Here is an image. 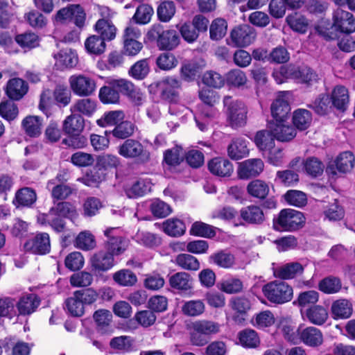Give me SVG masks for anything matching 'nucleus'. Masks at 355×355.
<instances>
[{
  "instance_id": "obj_56",
  "label": "nucleus",
  "mask_w": 355,
  "mask_h": 355,
  "mask_svg": "<svg viewBox=\"0 0 355 355\" xmlns=\"http://www.w3.org/2000/svg\"><path fill=\"white\" fill-rule=\"evenodd\" d=\"M175 263L182 269L188 271H197L200 268L199 260L190 253L178 254L175 259Z\"/></svg>"
},
{
  "instance_id": "obj_62",
  "label": "nucleus",
  "mask_w": 355,
  "mask_h": 355,
  "mask_svg": "<svg viewBox=\"0 0 355 355\" xmlns=\"http://www.w3.org/2000/svg\"><path fill=\"white\" fill-rule=\"evenodd\" d=\"M227 31V21L220 17L216 18L209 26V37L214 41L220 40L226 35Z\"/></svg>"
},
{
  "instance_id": "obj_52",
  "label": "nucleus",
  "mask_w": 355,
  "mask_h": 355,
  "mask_svg": "<svg viewBox=\"0 0 355 355\" xmlns=\"http://www.w3.org/2000/svg\"><path fill=\"white\" fill-rule=\"evenodd\" d=\"M125 118L122 110H110L105 112L103 116L96 120V124L101 128L116 126Z\"/></svg>"
},
{
  "instance_id": "obj_60",
  "label": "nucleus",
  "mask_w": 355,
  "mask_h": 355,
  "mask_svg": "<svg viewBox=\"0 0 355 355\" xmlns=\"http://www.w3.org/2000/svg\"><path fill=\"white\" fill-rule=\"evenodd\" d=\"M304 169L309 176L316 178L323 174L324 165L318 158L309 157L304 161Z\"/></svg>"
},
{
  "instance_id": "obj_44",
  "label": "nucleus",
  "mask_w": 355,
  "mask_h": 355,
  "mask_svg": "<svg viewBox=\"0 0 355 355\" xmlns=\"http://www.w3.org/2000/svg\"><path fill=\"white\" fill-rule=\"evenodd\" d=\"M100 101L104 105L117 104L119 103L120 95L117 88L115 87L114 80H112L108 85L101 87L98 92Z\"/></svg>"
},
{
  "instance_id": "obj_31",
  "label": "nucleus",
  "mask_w": 355,
  "mask_h": 355,
  "mask_svg": "<svg viewBox=\"0 0 355 355\" xmlns=\"http://www.w3.org/2000/svg\"><path fill=\"white\" fill-rule=\"evenodd\" d=\"M300 339L306 346L318 347L323 343L322 331L315 327H308L300 334Z\"/></svg>"
},
{
  "instance_id": "obj_43",
  "label": "nucleus",
  "mask_w": 355,
  "mask_h": 355,
  "mask_svg": "<svg viewBox=\"0 0 355 355\" xmlns=\"http://www.w3.org/2000/svg\"><path fill=\"white\" fill-rule=\"evenodd\" d=\"M247 141L243 138L233 139L227 146V155L233 160H239L249 153Z\"/></svg>"
},
{
  "instance_id": "obj_54",
  "label": "nucleus",
  "mask_w": 355,
  "mask_h": 355,
  "mask_svg": "<svg viewBox=\"0 0 355 355\" xmlns=\"http://www.w3.org/2000/svg\"><path fill=\"white\" fill-rule=\"evenodd\" d=\"M114 282L120 286L132 287L137 282V277L130 269H121L112 275Z\"/></svg>"
},
{
  "instance_id": "obj_58",
  "label": "nucleus",
  "mask_w": 355,
  "mask_h": 355,
  "mask_svg": "<svg viewBox=\"0 0 355 355\" xmlns=\"http://www.w3.org/2000/svg\"><path fill=\"white\" fill-rule=\"evenodd\" d=\"M162 225L164 232L171 237L181 236L186 231L184 223L178 218H169Z\"/></svg>"
},
{
  "instance_id": "obj_19",
  "label": "nucleus",
  "mask_w": 355,
  "mask_h": 355,
  "mask_svg": "<svg viewBox=\"0 0 355 355\" xmlns=\"http://www.w3.org/2000/svg\"><path fill=\"white\" fill-rule=\"evenodd\" d=\"M92 318L97 333L110 336L114 332L113 315L110 310L98 309L94 312Z\"/></svg>"
},
{
  "instance_id": "obj_6",
  "label": "nucleus",
  "mask_w": 355,
  "mask_h": 355,
  "mask_svg": "<svg viewBox=\"0 0 355 355\" xmlns=\"http://www.w3.org/2000/svg\"><path fill=\"white\" fill-rule=\"evenodd\" d=\"M263 296L272 304H283L290 302L293 297V289L288 283L274 280L262 286Z\"/></svg>"
},
{
  "instance_id": "obj_25",
  "label": "nucleus",
  "mask_w": 355,
  "mask_h": 355,
  "mask_svg": "<svg viewBox=\"0 0 355 355\" xmlns=\"http://www.w3.org/2000/svg\"><path fill=\"white\" fill-rule=\"evenodd\" d=\"M44 119L37 115H28L21 121V128L31 138H38L42 133Z\"/></svg>"
},
{
  "instance_id": "obj_9",
  "label": "nucleus",
  "mask_w": 355,
  "mask_h": 355,
  "mask_svg": "<svg viewBox=\"0 0 355 355\" xmlns=\"http://www.w3.org/2000/svg\"><path fill=\"white\" fill-rule=\"evenodd\" d=\"M257 31L249 24H240L234 26L230 33L226 42L227 45L234 48H245L256 40Z\"/></svg>"
},
{
  "instance_id": "obj_11",
  "label": "nucleus",
  "mask_w": 355,
  "mask_h": 355,
  "mask_svg": "<svg viewBox=\"0 0 355 355\" xmlns=\"http://www.w3.org/2000/svg\"><path fill=\"white\" fill-rule=\"evenodd\" d=\"M55 19L62 24L72 21L77 27L81 29L85 26L86 14L79 4L71 5L60 9L55 15Z\"/></svg>"
},
{
  "instance_id": "obj_20",
  "label": "nucleus",
  "mask_w": 355,
  "mask_h": 355,
  "mask_svg": "<svg viewBox=\"0 0 355 355\" xmlns=\"http://www.w3.org/2000/svg\"><path fill=\"white\" fill-rule=\"evenodd\" d=\"M264 163L260 158H252L241 162L237 173L241 180H248L259 176L263 171Z\"/></svg>"
},
{
  "instance_id": "obj_29",
  "label": "nucleus",
  "mask_w": 355,
  "mask_h": 355,
  "mask_svg": "<svg viewBox=\"0 0 355 355\" xmlns=\"http://www.w3.org/2000/svg\"><path fill=\"white\" fill-rule=\"evenodd\" d=\"M353 313V305L347 299H338L334 301L331 306V314L334 320L349 318Z\"/></svg>"
},
{
  "instance_id": "obj_39",
  "label": "nucleus",
  "mask_w": 355,
  "mask_h": 355,
  "mask_svg": "<svg viewBox=\"0 0 355 355\" xmlns=\"http://www.w3.org/2000/svg\"><path fill=\"white\" fill-rule=\"evenodd\" d=\"M304 270V268L300 263L291 262L279 268L275 275L276 277L282 281L294 279L298 275H302Z\"/></svg>"
},
{
  "instance_id": "obj_26",
  "label": "nucleus",
  "mask_w": 355,
  "mask_h": 355,
  "mask_svg": "<svg viewBox=\"0 0 355 355\" xmlns=\"http://www.w3.org/2000/svg\"><path fill=\"white\" fill-rule=\"evenodd\" d=\"M41 299L35 293H29L21 296L16 304L19 315H30L40 305Z\"/></svg>"
},
{
  "instance_id": "obj_33",
  "label": "nucleus",
  "mask_w": 355,
  "mask_h": 355,
  "mask_svg": "<svg viewBox=\"0 0 355 355\" xmlns=\"http://www.w3.org/2000/svg\"><path fill=\"white\" fill-rule=\"evenodd\" d=\"M304 314L310 323L318 326L323 325L329 318V313L327 308L319 304L308 307Z\"/></svg>"
},
{
  "instance_id": "obj_27",
  "label": "nucleus",
  "mask_w": 355,
  "mask_h": 355,
  "mask_svg": "<svg viewBox=\"0 0 355 355\" xmlns=\"http://www.w3.org/2000/svg\"><path fill=\"white\" fill-rule=\"evenodd\" d=\"M320 80V76L313 68L307 64L299 66L296 83L310 88L319 83Z\"/></svg>"
},
{
  "instance_id": "obj_4",
  "label": "nucleus",
  "mask_w": 355,
  "mask_h": 355,
  "mask_svg": "<svg viewBox=\"0 0 355 355\" xmlns=\"http://www.w3.org/2000/svg\"><path fill=\"white\" fill-rule=\"evenodd\" d=\"M306 223L304 214L300 211L282 209L272 218V229L277 232H293L302 229Z\"/></svg>"
},
{
  "instance_id": "obj_48",
  "label": "nucleus",
  "mask_w": 355,
  "mask_h": 355,
  "mask_svg": "<svg viewBox=\"0 0 355 355\" xmlns=\"http://www.w3.org/2000/svg\"><path fill=\"white\" fill-rule=\"evenodd\" d=\"M311 121L312 114L306 109H297L293 113V124L300 131L306 130L310 126Z\"/></svg>"
},
{
  "instance_id": "obj_1",
  "label": "nucleus",
  "mask_w": 355,
  "mask_h": 355,
  "mask_svg": "<svg viewBox=\"0 0 355 355\" xmlns=\"http://www.w3.org/2000/svg\"><path fill=\"white\" fill-rule=\"evenodd\" d=\"M85 121L80 114H71L67 116L62 123V130L67 137L62 144L72 149H81L88 144L87 137L83 135Z\"/></svg>"
},
{
  "instance_id": "obj_8",
  "label": "nucleus",
  "mask_w": 355,
  "mask_h": 355,
  "mask_svg": "<svg viewBox=\"0 0 355 355\" xmlns=\"http://www.w3.org/2000/svg\"><path fill=\"white\" fill-rule=\"evenodd\" d=\"M227 107V117L230 125L233 128L244 126L247 123L248 107L241 101H233L232 96H226L223 99Z\"/></svg>"
},
{
  "instance_id": "obj_12",
  "label": "nucleus",
  "mask_w": 355,
  "mask_h": 355,
  "mask_svg": "<svg viewBox=\"0 0 355 355\" xmlns=\"http://www.w3.org/2000/svg\"><path fill=\"white\" fill-rule=\"evenodd\" d=\"M355 165V157L351 151L340 153L334 160L329 162L326 172L333 176L338 173L345 174L350 172Z\"/></svg>"
},
{
  "instance_id": "obj_51",
  "label": "nucleus",
  "mask_w": 355,
  "mask_h": 355,
  "mask_svg": "<svg viewBox=\"0 0 355 355\" xmlns=\"http://www.w3.org/2000/svg\"><path fill=\"white\" fill-rule=\"evenodd\" d=\"M341 288V279L332 275L322 279L318 283L319 291L327 295L337 293L340 291Z\"/></svg>"
},
{
  "instance_id": "obj_13",
  "label": "nucleus",
  "mask_w": 355,
  "mask_h": 355,
  "mask_svg": "<svg viewBox=\"0 0 355 355\" xmlns=\"http://www.w3.org/2000/svg\"><path fill=\"white\" fill-rule=\"evenodd\" d=\"M91 271L96 275H103L115 266L114 257L107 250L94 252L89 259Z\"/></svg>"
},
{
  "instance_id": "obj_23",
  "label": "nucleus",
  "mask_w": 355,
  "mask_h": 355,
  "mask_svg": "<svg viewBox=\"0 0 355 355\" xmlns=\"http://www.w3.org/2000/svg\"><path fill=\"white\" fill-rule=\"evenodd\" d=\"M207 168L210 173L219 178H229L234 172L232 163L223 157H216L209 160Z\"/></svg>"
},
{
  "instance_id": "obj_14",
  "label": "nucleus",
  "mask_w": 355,
  "mask_h": 355,
  "mask_svg": "<svg viewBox=\"0 0 355 355\" xmlns=\"http://www.w3.org/2000/svg\"><path fill=\"white\" fill-rule=\"evenodd\" d=\"M116 228L109 227L104 231V235L107 238L104 247L112 256H119L123 254L130 245V241L124 236L114 234Z\"/></svg>"
},
{
  "instance_id": "obj_3",
  "label": "nucleus",
  "mask_w": 355,
  "mask_h": 355,
  "mask_svg": "<svg viewBox=\"0 0 355 355\" xmlns=\"http://www.w3.org/2000/svg\"><path fill=\"white\" fill-rule=\"evenodd\" d=\"M149 42H153L160 51H171L180 42L178 33L174 29H165L160 24H153L146 34Z\"/></svg>"
},
{
  "instance_id": "obj_41",
  "label": "nucleus",
  "mask_w": 355,
  "mask_h": 355,
  "mask_svg": "<svg viewBox=\"0 0 355 355\" xmlns=\"http://www.w3.org/2000/svg\"><path fill=\"white\" fill-rule=\"evenodd\" d=\"M207 261L211 265H216L219 268L227 269L233 266L235 258L232 254L220 250L209 255Z\"/></svg>"
},
{
  "instance_id": "obj_38",
  "label": "nucleus",
  "mask_w": 355,
  "mask_h": 355,
  "mask_svg": "<svg viewBox=\"0 0 355 355\" xmlns=\"http://www.w3.org/2000/svg\"><path fill=\"white\" fill-rule=\"evenodd\" d=\"M106 175L105 169L96 164L94 168L87 171L82 178H79L78 181L87 187H98L105 180Z\"/></svg>"
},
{
  "instance_id": "obj_5",
  "label": "nucleus",
  "mask_w": 355,
  "mask_h": 355,
  "mask_svg": "<svg viewBox=\"0 0 355 355\" xmlns=\"http://www.w3.org/2000/svg\"><path fill=\"white\" fill-rule=\"evenodd\" d=\"M220 326L217 322L199 320L191 324L189 332V340L191 345L203 347L209 343L211 335L218 333Z\"/></svg>"
},
{
  "instance_id": "obj_32",
  "label": "nucleus",
  "mask_w": 355,
  "mask_h": 355,
  "mask_svg": "<svg viewBox=\"0 0 355 355\" xmlns=\"http://www.w3.org/2000/svg\"><path fill=\"white\" fill-rule=\"evenodd\" d=\"M334 108L344 112L349 103L348 89L343 85H336L329 95Z\"/></svg>"
},
{
  "instance_id": "obj_7",
  "label": "nucleus",
  "mask_w": 355,
  "mask_h": 355,
  "mask_svg": "<svg viewBox=\"0 0 355 355\" xmlns=\"http://www.w3.org/2000/svg\"><path fill=\"white\" fill-rule=\"evenodd\" d=\"M119 155L125 159H135L140 164H146L150 159V153L148 150L135 139L125 140L117 147Z\"/></svg>"
},
{
  "instance_id": "obj_40",
  "label": "nucleus",
  "mask_w": 355,
  "mask_h": 355,
  "mask_svg": "<svg viewBox=\"0 0 355 355\" xmlns=\"http://www.w3.org/2000/svg\"><path fill=\"white\" fill-rule=\"evenodd\" d=\"M246 190L250 197L258 200H264L269 194L270 187L266 181L255 179L248 184Z\"/></svg>"
},
{
  "instance_id": "obj_42",
  "label": "nucleus",
  "mask_w": 355,
  "mask_h": 355,
  "mask_svg": "<svg viewBox=\"0 0 355 355\" xmlns=\"http://www.w3.org/2000/svg\"><path fill=\"white\" fill-rule=\"evenodd\" d=\"M309 107L320 116L327 115L334 109L327 93L320 94Z\"/></svg>"
},
{
  "instance_id": "obj_63",
  "label": "nucleus",
  "mask_w": 355,
  "mask_h": 355,
  "mask_svg": "<svg viewBox=\"0 0 355 355\" xmlns=\"http://www.w3.org/2000/svg\"><path fill=\"white\" fill-rule=\"evenodd\" d=\"M15 101L7 99L0 103V116L4 120L11 122L19 115V108Z\"/></svg>"
},
{
  "instance_id": "obj_64",
  "label": "nucleus",
  "mask_w": 355,
  "mask_h": 355,
  "mask_svg": "<svg viewBox=\"0 0 355 355\" xmlns=\"http://www.w3.org/2000/svg\"><path fill=\"white\" fill-rule=\"evenodd\" d=\"M50 209L65 218L72 219L78 216L76 206L66 200L55 202L54 206L51 207Z\"/></svg>"
},
{
  "instance_id": "obj_2",
  "label": "nucleus",
  "mask_w": 355,
  "mask_h": 355,
  "mask_svg": "<svg viewBox=\"0 0 355 355\" xmlns=\"http://www.w3.org/2000/svg\"><path fill=\"white\" fill-rule=\"evenodd\" d=\"M148 89L150 94L158 96L162 101L169 104H177L180 98L182 83L176 78L168 76L152 83Z\"/></svg>"
},
{
  "instance_id": "obj_15",
  "label": "nucleus",
  "mask_w": 355,
  "mask_h": 355,
  "mask_svg": "<svg viewBox=\"0 0 355 355\" xmlns=\"http://www.w3.org/2000/svg\"><path fill=\"white\" fill-rule=\"evenodd\" d=\"M141 37L139 29L128 26L123 34V52L128 56H136L143 49V44L138 41Z\"/></svg>"
},
{
  "instance_id": "obj_49",
  "label": "nucleus",
  "mask_w": 355,
  "mask_h": 355,
  "mask_svg": "<svg viewBox=\"0 0 355 355\" xmlns=\"http://www.w3.org/2000/svg\"><path fill=\"white\" fill-rule=\"evenodd\" d=\"M319 300V293L314 290H309L300 292L296 300L293 302V304L300 308L302 313V309L316 305Z\"/></svg>"
},
{
  "instance_id": "obj_22",
  "label": "nucleus",
  "mask_w": 355,
  "mask_h": 355,
  "mask_svg": "<svg viewBox=\"0 0 355 355\" xmlns=\"http://www.w3.org/2000/svg\"><path fill=\"white\" fill-rule=\"evenodd\" d=\"M4 92L8 99L18 101L28 93V85L22 78H12L6 83Z\"/></svg>"
},
{
  "instance_id": "obj_59",
  "label": "nucleus",
  "mask_w": 355,
  "mask_h": 355,
  "mask_svg": "<svg viewBox=\"0 0 355 355\" xmlns=\"http://www.w3.org/2000/svg\"><path fill=\"white\" fill-rule=\"evenodd\" d=\"M175 4L173 1L161 0L157 8L158 20L161 22H168L175 15Z\"/></svg>"
},
{
  "instance_id": "obj_30",
  "label": "nucleus",
  "mask_w": 355,
  "mask_h": 355,
  "mask_svg": "<svg viewBox=\"0 0 355 355\" xmlns=\"http://www.w3.org/2000/svg\"><path fill=\"white\" fill-rule=\"evenodd\" d=\"M137 129V125L132 121L123 120L112 130H106L105 132L106 135L107 133L112 135L116 139L125 141L131 139L130 137L135 134Z\"/></svg>"
},
{
  "instance_id": "obj_55",
  "label": "nucleus",
  "mask_w": 355,
  "mask_h": 355,
  "mask_svg": "<svg viewBox=\"0 0 355 355\" xmlns=\"http://www.w3.org/2000/svg\"><path fill=\"white\" fill-rule=\"evenodd\" d=\"M64 306L69 314L73 317H81L84 315L85 311V306L75 291L71 297L65 300Z\"/></svg>"
},
{
  "instance_id": "obj_57",
  "label": "nucleus",
  "mask_w": 355,
  "mask_h": 355,
  "mask_svg": "<svg viewBox=\"0 0 355 355\" xmlns=\"http://www.w3.org/2000/svg\"><path fill=\"white\" fill-rule=\"evenodd\" d=\"M85 48L89 54L100 55L105 51V41L98 35H92L85 40Z\"/></svg>"
},
{
  "instance_id": "obj_28",
  "label": "nucleus",
  "mask_w": 355,
  "mask_h": 355,
  "mask_svg": "<svg viewBox=\"0 0 355 355\" xmlns=\"http://www.w3.org/2000/svg\"><path fill=\"white\" fill-rule=\"evenodd\" d=\"M37 200L35 191L31 187L18 189L12 201L16 208L31 207Z\"/></svg>"
},
{
  "instance_id": "obj_37",
  "label": "nucleus",
  "mask_w": 355,
  "mask_h": 355,
  "mask_svg": "<svg viewBox=\"0 0 355 355\" xmlns=\"http://www.w3.org/2000/svg\"><path fill=\"white\" fill-rule=\"evenodd\" d=\"M184 159L183 148L180 146L175 145L164 151L163 164H166L169 170L180 166Z\"/></svg>"
},
{
  "instance_id": "obj_10",
  "label": "nucleus",
  "mask_w": 355,
  "mask_h": 355,
  "mask_svg": "<svg viewBox=\"0 0 355 355\" xmlns=\"http://www.w3.org/2000/svg\"><path fill=\"white\" fill-rule=\"evenodd\" d=\"M288 92H279L270 106L272 120L268 123L287 122L291 116V105L288 98Z\"/></svg>"
},
{
  "instance_id": "obj_17",
  "label": "nucleus",
  "mask_w": 355,
  "mask_h": 355,
  "mask_svg": "<svg viewBox=\"0 0 355 355\" xmlns=\"http://www.w3.org/2000/svg\"><path fill=\"white\" fill-rule=\"evenodd\" d=\"M241 225H261L266 220L262 208L258 205H250L242 207L239 211Z\"/></svg>"
},
{
  "instance_id": "obj_61",
  "label": "nucleus",
  "mask_w": 355,
  "mask_h": 355,
  "mask_svg": "<svg viewBox=\"0 0 355 355\" xmlns=\"http://www.w3.org/2000/svg\"><path fill=\"white\" fill-rule=\"evenodd\" d=\"M42 223H47L55 232H63L66 229L65 218L49 209L47 214L42 216Z\"/></svg>"
},
{
  "instance_id": "obj_46",
  "label": "nucleus",
  "mask_w": 355,
  "mask_h": 355,
  "mask_svg": "<svg viewBox=\"0 0 355 355\" xmlns=\"http://www.w3.org/2000/svg\"><path fill=\"white\" fill-rule=\"evenodd\" d=\"M200 64L194 61H187L182 64L180 69V76L181 80L191 83L196 80L200 73Z\"/></svg>"
},
{
  "instance_id": "obj_50",
  "label": "nucleus",
  "mask_w": 355,
  "mask_h": 355,
  "mask_svg": "<svg viewBox=\"0 0 355 355\" xmlns=\"http://www.w3.org/2000/svg\"><path fill=\"white\" fill-rule=\"evenodd\" d=\"M150 71L148 58L141 59L135 62L129 69L128 74L137 80L145 79Z\"/></svg>"
},
{
  "instance_id": "obj_24",
  "label": "nucleus",
  "mask_w": 355,
  "mask_h": 355,
  "mask_svg": "<svg viewBox=\"0 0 355 355\" xmlns=\"http://www.w3.org/2000/svg\"><path fill=\"white\" fill-rule=\"evenodd\" d=\"M267 128L270 130L276 137V139L282 142L293 140L297 135L296 128L289 125L288 121L283 123H268Z\"/></svg>"
},
{
  "instance_id": "obj_21",
  "label": "nucleus",
  "mask_w": 355,
  "mask_h": 355,
  "mask_svg": "<svg viewBox=\"0 0 355 355\" xmlns=\"http://www.w3.org/2000/svg\"><path fill=\"white\" fill-rule=\"evenodd\" d=\"M69 83L73 93L79 96H88L96 88L95 81L83 75L71 76Z\"/></svg>"
},
{
  "instance_id": "obj_36",
  "label": "nucleus",
  "mask_w": 355,
  "mask_h": 355,
  "mask_svg": "<svg viewBox=\"0 0 355 355\" xmlns=\"http://www.w3.org/2000/svg\"><path fill=\"white\" fill-rule=\"evenodd\" d=\"M170 286L178 291L186 292L193 288L192 277L186 272H178L168 279Z\"/></svg>"
},
{
  "instance_id": "obj_53",
  "label": "nucleus",
  "mask_w": 355,
  "mask_h": 355,
  "mask_svg": "<svg viewBox=\"0 0 355 355\" xmlns=\"http://www.w3.org/2000/svg\"><path fill=\"white\" fill-rule=\"evenodd\" d=\"M16 43L24 49L31 50L40 45V37L31 31L17 34L15 37Z\"/></svg>"
},
{
  "instance_id": "obj_35",
  "label": "nucleus",
  "mask_w": 355,
  "mask_h": 355,
  "mask_svg": "<svg viewBox=\"0 0 355 355\" xmlns=\"http://www.w3.org/2000/svg\"><path fill=\"white\" fill-rule=\"evenodd\" d=\"M94 31L105 41H112L116 37V28L110 19L101 18L94 26Z\"/></svg>"
},
{
  "instance_id": "obj_34",
  "label": "nucleus",
  "mask_w": 355,
  "mask_h": 355,
  "mask_svg": "<svg viewBox=\"0 0 355 355\" xmlns=\"http://www.w3.org/2000/svg\"><path fill=\"white\" fill-rule=\"evenodd\" d=\"M275 134L268 128L257 131L254 137V142L259 150L270 151L275 147Z\"/></svg>"
},
{
  "instance_id": "obj_18",
  "label": "nucleus",
  "mask_w": 355,
  "mask_h": 355,
  "mask_svg": "<svg viewBox=\"0 0 355 355\" xmlns=\"http://www.w3.org/2000/svg\"><path fill=\"white\" fill-rule=\"evenodd\" d=\"M24 250L36 255H44L51 250L50 237L46 232H40L24 244Z\"/></svg>"
},
{
  "instance_id": "obj_16",
  "label": "nucleus",
  "mask_w": 355,
  "mask_h": 355,
  "mask_svg": "<svg viewBox=\"0 0 355 355\" xmlns=\"http://www.w3.org/2000/svg\"><path fill=\"white\" fill-rule=\"evenodd\" d=\"M331 28L340 33L355 32V16L350 12L337 9L333 14Z\"/></svg>"
},
{
  "instance_id": "obj_47",
  "label": "nucleus",
  "mask_w": 355,
  "mask_h": 355,
  "mask_svg": "<svg viewBox=\"0 0 355 355\" xmlns=\"http://www.w3.org/2000/svg\"><path fill=\"white\" fill-rule=\"evenodd\" d=\"M216 227L202 221L194 222L189 229V234L194 236L213 239L216 235Z\"/></svg>"
},
{
  "instance_id": "obj_45",
  "label": "nucleus",
  "mask_w": 355,
  "mask_h": 355,
  "mask_svg": "<svg viewBox=\"0 0 355 355\" xmlns=\"http://www.w3.org/2000/svg\"><path fill=\"white\" fill-rule=\"evenodd\" d=\"M288 26L295 32L304 34L309 28V21L305 16L300 12H295L288 15L286 18Z\"/></svg>"
}]
</instances>
